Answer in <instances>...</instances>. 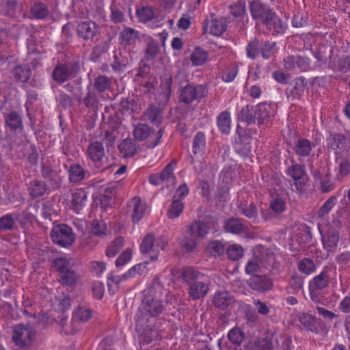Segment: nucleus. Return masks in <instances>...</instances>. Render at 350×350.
Instances as JSON below:
<instances>
[{
  "label": "nucleus",
  "mask_w": 350,
  "mask_h": 350,
  "mask_svg": "<svg viewBox=\"0 0 350 350\" xmlns=\"http://www.w3.org/2000/svg\"><path fill=\"white\" fill-rule=\"evenodd\" d=\"M92 231L97 235L101 236L107 232V224L103 221L94 220L92 224Z\"/></svg>",
  "instance_id": "nucleus-58"
},
{
  "label": "nucleus",
  "mask_w": 350,
  "mask_h": 350,
  "mask_svg": "<svg viewBox=\"0 0 350 350\" xmlns=\"http://www.w3.org/2000/svg\"><path fill=\"white\" fill-rule=\"evenodd\" d=\"M207 94L206 88L202 85L185 86L180 91V100L185 103H191L194 100H200Z\"/></svg>",
  "instance_id": "nucleus-10"
},
{
  "label": "nucleus",
  "mask_w": 350,
  "mask_h": 350,
  "mask_svg": "<svg viewBox=\"0 0 350 350\" xmlns=\"http://www.w3.org/2000/svg\"><path fill=\"white\" fill-rule=\"evenodd\" d=\"M88 156L98 170L107 167V159L103 144L98 142L90 144L88 149Z\"/></svg>",
  "instance_id": "nucleus-9"
},
{
  "label": "nucleus",
  "mask_w": 350,
  "mask_h": 350,
  "mask_svg": "<svg viewBox=\"0 0 350 350\" xmlns=\"http://www.w3.org/2000/svg\"><path fill=\"white\" fill-rule=\"evenodd\" d=\"M299 270L306 275H310L315 271V265L312 260L305 258L299 262Z\"/></svg>",
  "instance_id": "nucleus-48"
},
{
  "label": "nucleus",
  "mask_w": 350,
  "mask_h": 350,
  "mask_svg": "<svg viewBox=\"0 0 350 350\" xmlns=\"http://www.w3.org/2000/svg\"><path fill=\"white\" fill-rule=\"evenodd\" d=\"M209 227L202 221L193 222L189 228L191 235L202 238L208 233Z\"/></svg>",
  "instance_id": "nucleus-29"
},
{
  "label": "nucleus",
  "mask_w": 350,
  "mask_h": 350,
  "mask_svg": "<svg viewBox=\"0 0 350 350\" xmlns=\"http://www.w3.org/2000/svg\"><path fill=\"white\" fill-rule=\"evenodd\" d=\"M328 284V277L325 272H321L314 277L310 282V290L311 291L317 289H323L327 286Z\"/></svg>",
  "instance_id": "nucleus-31"
},
{
  "label": "nucleus",
  "mask_w": 350,
  "mask_h": 350,
  "mask_svg": "<svg viewBox=\"0 0 350 350\" xmlns=\"http://www.w3.org/2000/svg\"><path fill=\"white\" fill-rule=\"evenodd\" d=\"M226 29V24L224 19H215L211 21H205L203 31L215 36H221Z\"/></svg>",
  "instance_id": "nucleus-15"
},
{
  "label": "nucleus",
  "mask_w": 350,
  "mask_h": 350,
  "mask_svg": "<svg viewBox=\"0 0 350 350\" xmlns=\"http://www.w3.org/2000/svg\"><path fill=\"white\" fill-rule=\"evenodd\" d=\"M184 280L189 285V295L194 300L206 296L208 291V280L206 275L192 269H187L183 273Z\"/></svg>",
  "instance_id": "nucleus-1"
},
{
  "label": "nucleus",
  "mask_w": 350,
  "mask_h": 350,
  "mask_svg": "<svg viewBox=\"0 0 350 350\" xmlns=\"http://www.w3.org/2000/svg\"><path fill=\"white\" fill-rule=\"evenodd\" d=\"M110 83L107 77L100 76L95 80L94 85L100 92H104L109 87Z\"/></svg>",
  "instance_id": "nucleus-60"
},
{
  "label": "nucleus",
  "mask_w": 350,
  "mask_h": 350,
  "mask_svg": "<svg viewBox=\"0 0 350 350\" xmlns=\"http://www.w3.org/2000/svg\"><path fill=\"white\" fill-rule=\"evenodd\" d=\"M139 20L144 23L152 22L155 18V13L151 7H144L137 11Z\"/></svg>",
  "instance_id": "nucleus-34"
},
{
  "label": "nucleus",
  "mask_w": 350,
  "mask_h": 350,
  "mask_svg": "<svg viewBox=\"0 0 350 350\" xmlns=\"http://www.w3.org/2000/svg\"><path fill=\"white\" fill-rule=\"evenodd\" d=\"M36 338V332L29 325L20 324L13 331L12 339L14 343L21 347L31 345Z\"/></svg>",
  "instance_id": "nucleus-6"
},
{
  "label": "nucleus",
  "mask_w": 350,
  "mask_h": 350,
  "mask_svg": "<svg viewBox=\"0 0 350 350\" xmlns=\"http://www.w3.org/2000/svg\"><path fill=\"white\" fill-rule=\"evenodd\" d=\"M184 208L183 203L179 199H174L167 211L169 218L173 219L180 216Z\"/></svg>",
  "instance_id": "nucleus-38"
},
{
  "label": "nucleus",
  "mask_w": 350,
  "mask_h": 350,
  "mask_svg": "<svg viewBox=\"0 0 350 350\" xmlns=\"http://www.w3.org/2000/svg\"><path fill=\"white\" fill-rule=\"evenodd\" d=\"M261 54L263 58H269L276 51V44L273 42H265L260 46Z\"/></svg>",
  "instance_id": "nucleus-56"
},
{
  "label": "nucleus",
  "mask_w": 350,
  "mask_h": 350,
  "mask_svg": "<svg viewBox=\"0 0 350 350\" xmlns=\"http://www.w3.org/2000/svg\"><path fill=\"white\" fill-rule=\"evenodd\" d=\"M259 44L256 41L251 42L247 47V55L249 58L254 59L259 54Z\"/></svg>",
  "instance_id": "nucleus-61"
},
{
  "label": "nucleus",
  "mask_w": 350,
  "mask_h": 350,
  "mask_svg": "<svg viewBox=\"0 0 350 350\" xmlns=\"http://www.w3.org/2000/svg\"><path fill=\"white\" fill-rule=\"evenodd\" d=\"M167 245V241L163 237L154 239L151 234H147L143 239L140 250L143 254H148L151 260H157L160 250H163Z\"/></svg>",
  "instance_id": "nucleus-5"
},
{
  "label": "nucleus",
  "mask_w": 350,
  "mask_h": 350,
  "mask_svg": "<svg viewBox=\"0 0 350 350\" xmlns=\"http://www.w3.org/2000/svg\"><path fill=\"white\" fill-rule=\"evenodd\" d=\"M147 270V262H141L131 267L127 272L131 278L146 273Z\"/></svg>",
  "instance_id": "nucleus-52"
},
{
  "label": "nucleus",
  "mask_w": 350,
  "mask_h": 350,
  "mask_svg": "<svg viewBox=\"0 0 350 350\" xmlns=\"http://www.w3.org/2000/svg\"><path fill=\"white\" fill-rule=\"evenodd\" d=\"M318 229L321 235L323 248L328 252H334L338 247L339 231L338 224L327 223L321 219L318 222Z\"/></svg>",
  "instance_id": "nucleus-2"
},
{
  "label": "nucleus",
  "mask_w": 350,
  "mask_h": 350,
  "mask_svg": "<svg viewBox=\"0 0 350 350\" xmlns=\"http://www.w3.org/2000/svg\"><path fill=\"white\" fill-rule=\"evenodd\" d=\"M230 113L224 111L220 113L217 118V124L219 131L224 134H229L231 130Z\"/></svg>",
  "instance_id": "nucleus-23"
},
{
  "label": "nucleus",
  "mask_w": 350,
  "mask_h": 350,
  "mask_svg": "<svg viewBox=\"0 0 350 350\" xmlns=\"http://www.w3.org/2000/svg\"><path fill=\"white\" fill-rule=\"evenodd\" d=\"M229 258L232 260H238L243 256V248L239 244L230 245L226 250Z\"/></svg>",
  "instance_id": "nucleus-37"
},
{
  "label": "nucleus",
  "mask_w": 350,
  "mask_h": 350,
  "mask_svg": "<svg viewBox=\"0 0 350 350\" xmlns=\"http://www.w3.org/2000/svg\"><path fill=\"white\" fill-rule=\"evenodd\" d=\"M129 275H128V272L122 274V275H116L113 273H109L107 276V286L109 289V292L113 295L119 288L120 285L130 279Z\"/></svg>",
  "instance_id": "nucleus-19"
},
{
  "label": "nucleus",
  "mask_w": 350,
  "mask_h": 350,
  "mask_svg": "<svg viewBox=\"0 0 350 350\" xmlns=\"http://www.w3.org/2000/svg\"><path fill=\"white\" fill-rule=\"evenodd\" d=\"M336 202L337 198L336 196H332L326 200L319 211V216L321 218L319 221L321 219L325 221L323 217L332 210L336 205Z\"/></svg>",
  "instance_id": "nucleus-45"
},
{
  "label": "nucleus",
  "mask_w": 350,
  "mask_h": 350,
  "mask_svg": "<svg viewBox=\"0 0 350 350\" xmlns=\"http://www.w3.org/2000/svg\"><path fill=\"white\" fill-rule=\"evenodd\" d=\"M124 240L118 237L111 242L107 247L105 254L109 258L114 257L118 251L123 247Z\"/></svg>",
  "instance_id": "nucleus-33"
},
{
  "label": "nucleus",
  "mask_w": 350,
  "mask_h": 350,
  "mask_svg": "<svg viewBox=\"0 0 350 350\" xmlns=\"http://www.w3.org/2000/svg\"><path fill=\"white\" fill-rule=\"evenodd\" d=\"M30 191L32 196L38 197L44 193L46 187L42 182L34 180L31 183Z\"/></svg>",
  "instance_id": "nucleus-53"
},
{
  "label": "nucleus",
  "mask_w": 350,
  "mask_h": 350,
  "mask_svg": "<svg viewBox=\"0 0 350 350\" xmlns=\"http://www.w3.org/2000/svg\"><path fill=\"white\" fill-rule=\"evenodd\" d=\"M14 72L16 79L21 82H26L31 75V70L27 66H17Z\"/></svg>",
  "instance_id": "nucleus-44"
},
{
  "label": "nucleus",
  "mask_w": 350,
  "mask_h": 350,
  "mask_svg": "<svg viewBox=\"0 0 350 350\" xmlns=\"http://www.w3.org/2000/svg\"><path fill=\"white\" fill-rule=\"evenodd\" d=\"M53 242L62 247L70 245L75 240V234L70 227L65 224L54 226L51 232Z\"/></svg>",
  "instance_id": "nucleus-7"
},
{
  "label": "nucleus",
  "mask_w": 350,
  "mask_h": 350,
  "mask_svg": "<svg viewBox=\"0 0 350 350\" xmlns=\"http://www.w3.org/2000/svg\"><path fill=\"white\" fill-rule=\"evenodd\" d=\"M53 264L59 274L71 268V260L67 257H59L54 260Z\"/></svg>",
  "instance_id": "nucleus-42"
},
{
  "label": "nucleus",
  "mask_w": 350,
  "mask_h": 350,
  "mask_svg": "<svg viewBox=\"0 0 350 350\" xmlns=\"http://www.w3.org/2000/svg\"><path fill=\"white\" fill-rule=\"evenodd\" d=\"M88 195L83 189L75 190L72 193L70 200V207L72 209L79 213L86 205Z\"/></svg>",
  "instance_id": "nucleus-18"
},
{
  "label": "nucleus",
  "mask_w": 350,
  "mask_h": 350,
  "mask_svg": "<svg viewBox=\"0 0 350 350\" xmlns=\"http://www.w3.org/2000/svg\"><path fill=\"white\" fill-rule=\"evenodd\" d=\"M228 338L232 343L239 345L243 340V334L239 328H233L229 331Z\"/></svg>",
  "instance_id": "nucleus-55"
},
{
  "label": "nucleus",
  "mask_w": 350,
  "mask_h": 350,
  "mask_svg": "<svg viewBox=\"0 0 350 350\" xmlns=\"http://www.w3.org/2000/svg\"><path fill=\"white\" fill-rule=\"evenodd\" d=\"M230 12L235 17L243 18L245 13V3L243 0H239L230 6Z\"/></svg>",
  "instance_id": "nucleus-50"
},
{
  "label": "nucleus",
  "mask_w": 350,
  "mask_h": 350,
  "mask_svg": "<svg viewBox=\"0 0 350 350\" xmlns=\"http://www.w3.org/2000/svg\"><path fill=\"white\" fill-rule=\"evenodd\" d=\"M5 118L7 126L12 130H16L22 126L21 116L16 112H10Z\"/></svg>",
  "instance_id": "nucleus-36"
},
{
  "label": "nucleus",
  "mask_w": 350,
  "mask_h": 350,
  "mask_svg": "<svg viewBox=\"0 0 350 350\" xmlns=\"http://www.w3.org/2000/svg\"><path fill=\"white\" fill-rule=\"evenodd\" d=\"M16 217L6 215L0 218V228L3 230H12L15 227Z\"/></svg>",
  "instance_id": "nucleus-51"
},
{
  "label": "nucleus",
  "mask_w": 350,
  "mask_h": 350,
  "mask_svg": "<svg viewBox=\"0 0 350 350\" xmlns=\"http://www.w3.org/2000/svg\"><path fill=\"white\" fill-rule=\"evenodd\" d=\"M31 13L34 18L42 19L48 14V10L44 4L38 3L31 8Z\"/></svg>",
  "instance_id": "nucleus-47"
},
{
  "label": "nucleus",
  "mask_w": 350,
  "mask_h": 350,
  "mask_svg": "<svg viewBox=\"0 0 350 350\" xmlns=\"http://www.w3.org/2000/svg\"><path fill=\"white\" fill-rule=\"evenodd\" d=\"M250 286L257 291H266L271 288L272 282L265 276H254L250 280Z\"/></svg>",
  "instance_id": "nucleus-21"
},
{
  "label": "nucleus",
  "mask_w": 350,
  "mask_h": 350,
  "mask_svg": "<svg viewBox=\"0 0 350 350\" xmlns=\"http://www.w3.org/2000/svg\"><path fill=\"white\" fill-rule=\"evenodd\" d=\"M119 152L124 158L133 157L137 153L136 144L131 139H124L118 146Z\"/></svg>",
  "instance_id": "nucleus-22"
},
{
  "label": "nucleus",
  "mask_w": 350,
  "mask_h": 350,
  "mask_svg": "<svg viewBox=\"0 0 350 350\" xmlns=\"http://www.w3.org/2000/svg\"><path fill=\"white\" fill-rule=\"evenodd\" d=\"M78 275L70 268L59 274V282L64 285H72L78 279Z\"/></svg>",
  "instance_id": "nucleus-39"
},
{
  "label": "nucleus",
  "mask_w": 350,
  "mask_h": 350,
  "mask_svg": "<svg viewBox=\"0 0 350 350\" xmlns=\"http://www.w3.org/2000/svg\"><path fill=\"white\" fill-rule=\"evenodd\" d=\"M238 73V67L237 66H231L225 69L222 75V79L225 82H231L237 77Z\"/></svg>",
  "instance_id": "nucleus-57"
},
{
  "label": "nucleus",
  "mask_w": 350,
  "mask_h": 350,
  "mask_svg": "<svg viewBox=\"0 0 350 350\" xmlns=\"http://www.w3.org/2000/svg\"><path fill=\"white\" fill-rule=\"evenodd\" d=\"M250 12L254 19L258 22H262L263 24L269 19V16L272 13L269 7L257 1L251 3Z\"/></svg>",
  "instance_id": "nucleus-13"
},
{
  "label": "nucleus",
  "mask_w": 350,
  "mask_h": 350,
  "mask_svg": "<svg viewBox=\"0 0 350 350\" xmlns=\"http://www.w3.org/2000/svg\"><path fill=\"white\" fill-rule=\"evenodd\" d=\"M207 251L213 256H217L224 252V247L219 241H213L208 243Z\"/></svg>",
  "instance_id": "nucleus-54"
},
{
  "label": "nucleus",
  "mask_w": 350,
  "mask_h": 350,
  "mask_svg": "<svg viewBox=\"0 0 350 350\" xmlns=\"http://www.w3.org/2000/svg\"><path fill=\"white\" fill-rule=\"evenodd\" d=\"M208 53L200 47H196L190 54V59L194 66L204 65L208 60Z\"/></svg>",
  "instance_id": "nucleus-25"
},
{
  "label": "nucleus",
  "mask_w": 350,
  "mask_h": 350,
  "mask_svg": "<svg viewBox=\"0 0 350 350\" xmlns=\"http://www.w3.org/2000/svg\"><path fill=\"white\" fill-rule=\"evenodd\" d=\"M128 209L131 214L133 222L137 223L145 215L148 206L145 201L135 196L129 201Z\"/></svg>",
  "instance_id": "nucleus-12"
},
{
  "label": "nucleus",
  "mask_w": 350,
  "mask_h": 350,
  "mask_svg": "<svg viewBox=\"0 0 350 350\" xmlns=\"http://www.w3.org/2000/svg\"><path fill=\"white\" fill-rule=\"evenodd\" d=\"M251 350H271V345L268 340L260 339L252 346Z\"/></svg>",
  "instance_id": "nucleus-64"
},
{
  "label": "nucleus",
  "mask_w": 350,
  "mask_h": 350,
  "mask_svg": "<svg viewBox=\"0 0 350 350\" xmlns=\"http://www.w3.org/2000/svg\"><path fill=\"white\" fill-rule=\"evenodd\" d=\"M264 24L267 28L272 31L273 33H282L286 29V25L273 12Z\"/></svg>",
  "instance_id": "nucleus-24"
},
{
  "label": "nucleus",
  "mask_w": 350,
  "mask_h": 350,
  "mask_svg": "<svg viewBox=\"0 0 350 350\" xmlns=\"http://www.w3.org/2000/svg\"><path fill=\"white\" fill-rule=\"evenodd\" d=\"M98 26L92 21H83L77 27V31L80 37L83 39H92L98 32Z\"/></svg>",
  "instance_id": "nucleus-17"
},
{
  "label": "nucleus",
  "mask_w": 350,
  "mask_h": 350,
  "mask_svg": "<svg viewBox=\"0 0 350 350\" xmlns=\"http://www.w3.org/2000/svg\"><path fill=\"white\" fill-rule=\"evenodd\" d=\"M34 219L32 214L23 213L16 216V220L18 221L21 225L25 228L29 223H31Z\"/></svg>",
  "instance_id": "nucleus-62"
},
{
  "label": "nucleus",
  "mask_w": 350,
  "mask_h": 350,
  "mask_svg": "<svg viewBox=\"0 0 350 350\" xmlns=\"http://www.w3.org/2000/svg\"><path fill=\"white\" fill-rule=\"evenodd\" d=\"M161 117V114L160 110L155 107L148 108L144 114V118L146 120L155 124L160 122Z\"/></svg>",
  "instance_id": "nucleus-46"
},
{
  "label": "nucleus",
  "mask_w": 350,
  "mask_h": 350,
  "mask_svg": "<svg viewBox=\"0 0 350 350\" xmlns=\"http://www.w3.org/2000/svg\"><path fill=\"white\" fill-rule=\"evenodd\" d=\"M133 135L136 140L146 141L148 147L154 148L159 143L162 132L151 129L146 124L139 123L134 126Z\"/></svg>",
  "instance_id": "nucleus-4"
},
{
  "label": "nucleus",
  "mask_w": 350,
  "mask_h": 350,
  "mask_svg": "<svg viewBox=\"0 0 350 350\" xmlns=\"http://www.w3.org/2000/svg\"><path fill=\"white\" fill-rule=\"evenodd\" d=\"M133 251L131 248H126L116 260L115 264L117 267L124 266L132 258Z\"/></svg>",
  "instance_id": "nucleus-49"
},
{
  "label": "nucleus",
  "mask_w": 350,
  "mask_h": 350,
  "mask_svg": "<svg viewBox=\"0 0 350 350\" xmlns=\"http://www.w3.org/2000/svg\"><path fill=\"white\" fill-rule=\"evenodd\" d=\"M275 105L267 103H261L257 105L254 112V118L258 124H264L272 113Z\"/></svg>",
  "instance_id": "nucleus-20"
},
{
  "label": "nucleus",
  "mask_w": 350,
  "mask_h": 350,
  "mask_svg": "<svg viewBox=\"0 0 350 350\" xmlns=\"http://www.w3.org/2000/svg\"><path fill=\"white\" fill-rule=\"evenodd\" d=\"M329 148L335 153L336 158L341 156L350 157V144H347L345 137L339 134L330 135L327 139Z\"/></svg>",
  "instance_id": "nucleus-8"
},
{
  "label": "nucleus",
  "mask_w": 350,
  "mask_h": 350,
  "mask_svg": "<svg viewBox=\"0 0 350 350\" xmlns=\"http://www.w3.org/2000/svg\"><path fill=\"white\" fill-rule=\"evenodd\" d=\"M263 266L261 260L255 256L247 262L245 266V272L247 274L255 275L260 271Z\"/></svg>",
  "instance_id": "nucleus-35"
},
{
  "label": "nucleus",
  "mask_w": 350,
  "mask_h": 350,
  "mask_svg": "<svg viewBox=\"0 0 350 350\" xmlns=\"http://www.w3.org/2000/svg\"><path fill=\"white\" fill-rule=\"evenodd\" d=\"M225 230L232 234H239L243 230V224L239 219L231 218L226 222Z\"/></svg>",
  "instance_id": "nucleus-40"
},
{
  "label": "nucleus",
  "mask_w": 350,
  "mask_h": 350,
  "mask_svg": "<svg viewBox=\"0 0 350 350\" xmlns=\"http://www.w3.org/2000/svg\"><path fill=\"white\" fill-rule=\"evenodd\" d=\"M85 176V172L80 165H73L69 171V178L72 182H79Z\"/></svg>",
  "instance_id": "nucleus-41"
},
{
  "label": "nucleus",
  "mask_w": 350,
  "mask_h": 350,
  "mask_svg": "<svg viewBox=\"0 0 350 350\" xmlns=\"http://www.w3.org/2000/svg\"><path fill=\"white\" fill-rule=\"evenodd\" d=\"M205 136L202 132H198L193 140V153L196 155H202L205 148Z\"/></svg>",
  "instance_id": "nucleus-30"
},
{
  "label": "nucleus",
  "mask_w": 350,
  "mask_h": 350,
  "mask_svg": "<svg viewBox=\"0 0 350 350\" xmlns=\"http://www.w3.org/2000/svg\"><path fill=\"white\" fill-rule=\"evenodd\" d=\"M163 310V306L161 300L155 298L146 297L144 300L143 309L138 310L135 314L136 326L142 327L148 321L146 314H144V312L149 314L151 317H156L161 314Z\"/></svg>",
  "instance_id": "nucleus-3"
},
{
  "label": "nucleus",
  "mask_w": 350,
  "mask_h": 350,
  "mask_svg": "<svg viewBox=\"0 0 350 350\" xmlns=\"http://www.w3.org/2000/svg\"><path fill=\"white\" fill-rule=\"evenodd\" d=\"M137 32L131 28H125L122 31L120 38L121 43L124 45H131L137 38Z\"/></svg>",
  "instance_id": "nucleus-32"
},
{
  "label": "nucleus",
  "mask_w": 350,
  "mask_h": 350,
  "mask_svg": "<svg viewBox=\"0 0 350 350\" xmlns=\"http://www.w3.org/2000/svg\"><path fill=\"white\" fill-rule=\"evenodd\" d=\"M312 149L311 142L306 139H299L295 144L294 150L299 157H308Z\"/></svg>",
  "instance_id": "nucleus-27"
},
{
  "label": "nucleus",
  "mask_w": 350,
  "mask_h": 350,
  "mask_svg": "<svg viewBox=\"0 0 350 350\" xmlns=\"http://www.w3.org/2000/svg\"><path fill=\"white\" fill-rule=\"evenodd\" d=\"M232 300V297L227 291H219L215 293L213 302V304L219 308L224 309L230 305Z\"/></svg>",
  "instance_id": "nucleus-26"
},
{
  "label": "nucleus",
  "mask_w": 350,
  "mask_h": 350,
  "mask_svg": "<svg viewBox=\"0 0 350 350\" xmlns=\"http://www.w3.org/2000/svg\"><path fill=\"white\" fill-rule=\"evenodd\" d=\"M72 77V72L63 65L57 66L53 72V79L58 83H64Z\"/></svg>",
  "instance_id": "nucleus-28"
},
{
  "label": "nucleus",
  "mask_w": 350,
  "mask_h": 350,
  "mask_svg": "<svg viewBox=\"0 0 350 350\" xmlns=\"http://www.w3.org/2000/svg\"><path fill=\"white\" fill-rule=\"evenodd\" d=\"M91 270L96 276L100 277L106 270V265L103 262L94 261L91 264Z\"/></svg>",
  "instance_id": "nucleus-63"
},
{
  "label": "nucleus",
  "mask_w": 350,
  "mask_h": 350,
  "mask_svg": "<svg viewBox=\"0 0 350 350\" xmlns=\"http://www.w3.org/2000/svg\"><path fill=\"white\" fill-rule=\"evenodd\" d=\"M180 247L185 252H191L196 246V242L193 239L184 237L180 240Z\"/></svg>",
  "instance_id": "nucleus-59"
},
{
  "label": "nucleus",
  "mask_w": 350,
  "mask_h": 350,
  "mask_svg": "<svg viewBox=\"0 0 350 350\" xmlns=\"http://www.w3.org/2000/svg\"><path fill=\"white\" fill-rule=\"evenodd\" d=\"M92 316V310L86 306H79L74 312V317L82 322L88 321Z\"/></svg>",
  "instance_id": "nucleus-43"
},
{
  "label": "nucleus",
  "mask_w": 350,
  "mask_h": 350,
  "mask_svg": "<svg viewBox=\"0 0 350 350\" xmlns=\"http://www.w3.org/2000/svg\"><path fill=\"white\" fill-rule=\"evenodd\" d=\"M286 172L288 175L294 180L296 189L301 191L305 185V171L304 167L299 164H293L288 167Z\"/></svg>",
  "instance_id": "nucleus-14"
},
{
  "label": "nucleus",
  "mask_w": 350,
  "mask_h": 350,
  "mask_svg": "<svg viewBox=\"0 0 350 350\" xmlns=\"http://www.w3.org/2000/svg\"><path fill=\"white\" fill-rule=\"evenodd\" d=\"M337 166L335 168L336 178L342 181L350 174V157L341 156L336 158Z\"/></svg>",
  "instance_id": "nucleus-16"
},
{
  "label": "nucleus",
  "mask_w": 350,
  "mask_h": 350,
  "mask_svg": "<svg viewBox=\"0 0 350 350\" xmlns=\"http://www.w3.org/2000/svg\"><path fill=\"white\" fill-rule=\"evenodd\" d=\"M175 165V162H171L160 173L150 175L149 178L150 183L153 185H159L163 183L174 185L175 183V177L174 176Z\"/></svg>",
  "instance_id": "nucleus-11"
}]
</instances>
